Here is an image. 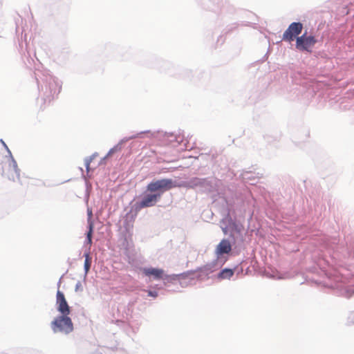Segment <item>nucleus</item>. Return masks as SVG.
<instances>
[{
    "label": "nucleus",
    "mask_w": 354,
    "mask_h": 354,
    "mask_svg": "<svg viewBox=\"0 0 354 354\" xmlns=\"http://www.w3.org/2000/svg\"><path fill=\"white\" fill-rule=\"evenodd\" d=\"M176 187L175 183L169 178H162L153 180L147 186V192L139 203L140 208L149 207L154 206L160 199L162 194Z\"/></svg>",
    "instance_id": "1"
},
{
    "label": "nucleus",
    "mask_w": 354,
    "mask_h": 354,
    "mask_svg": "<svg viewBox=\"0 0 354 354\" xmlns=\"http://www.w3.org/2000/svg\"><path fill=\"white\" fill-rule=\"evenodd\" d=\"M0 142L2 143L8 152V156H6V158L8 159V162H9V168H8L6 171H3L2 176H5L8 180L10 181H15L16 180L19 179L20 170L18 168L17 163L14 159L12 153L6 144L3 140H0Z\"/></svg>",
    "instance_id": "2"
},
{
    "label": "nucleus",
    "mask_w": 354,
    "mask_h": 354,
    "mask_svg": "<svg viewBox=\"0 0 354 354\" xmlns=\"http://www.w3.org/2000/svg\"><path fill=\"white\" fill-rule=\"evenodd\" d=\"M51 328L54 333H62L69 334L73 329V324L68 315H60L57 317L51 322Z\"/></svg>",
    "instance_id": "3"
},
{
    "label": "nucleus",
    "mask_w": 354,
    "mask_h": 354,
    "mask_svg": "<svg viewBox=\"0 0 354 354\" xmlns=\"http://www.w3.org/2000/svg\"><path fill=\"white\" fill-rule=\"evenodd\" d=\"M317 41L315 37L308 35L305 32L302 35L297 37L295 46L299 50L311 53Z\"/></svg>",
    "instance_id": "4"
},
{
    "label": "nucleus",
    "mask_w": 354,
    "mask_h": 354,
    "mask_svg": "<svg viewBox=\"0 0 354 354\" xmlns=\"http://www.w3.org/2000/svg\"><path fill=\"white\" fill-rule=\"evenodd\" d=\"M302 29L303 24L300 22H293L290 24L283 32L282 39L288 42L297 39V37H299V35L301 32Z\"/></svg>",
    "instance_id": "5"
},
{
    "label": "nucleus",
    "mask_w": 354,
    "mask_h": 354,
    "mask_svg": "<svg viewBox=\"0 0 354 354\" xmlns=\"http://www.w3.org/2000/svg\"><path fill=\"white\" fill-rule=\"evenodd\" d=\"M56 305L57 310L62 315H68L71 313L70 307L66 301L65 296L62 292L57 290L56 295Z\"/></svg>",
    "instance_id": "6"
},
{
    "label": "nucleus",
    "mask_w": 354,
    "mask_h": 354,
    "mask_svg": "<svg viewBox=\"0 0 354 354\" xmlns=\"http://www.w3.org/2000/svg\"><path fill=\"white\" fill-rule=\"evenodd\" d=\"M142 273L149 277H152L154 279L159 280L164 277L165 271L160 268H145L142 270Z\"/></svg>",
    "instance_id": "7"
},
{
    "label": "nucleus",
    "mask_w": 354,
    "mask_h": 354,
    "mask_svg": "<svg viewBox=\"0 0 354 354\" xmlns=\"http://www.w3.org/2000/svg\"><path fill=\"white\" fill-rule=\"evenodd\" d=\"M232 250V245L227 239H223L218 243L216 248V253L217 255L221 256L224 254H228Z\"/></svg>",
    "instance_id": "8"
},
{
    "label": "nucleus",
    "mask_w": 354,
    "mask_h": 354,
    "mask_svg": "<svg viewBox=\"0 0 354 354\" xmlns=\"http://www.w3.org/2000/svg\"><path fill=\"white\" fill-rule=\"evenodd\" d=\"M93 222L88 221V231L86 234V243L89 246H91L92 244V235L93 232Z\"/></svg>",
    "instance_id": "9"
},
{
    "label": "nucleus",
    "mask_w": 354,
    "mask_h": 354,
    "mask_svg": "<svg viewBox=\"0 0 354 354\" xmlns=\"http://www.w3.org/2000/svg\"><path fill=\"white\" fill-rule=\"evenodd\" d=\"M234 274V271L232 269H224L219 273V278L221 279H230Z\"/></svg>",
    "instance_id": "10"
},
{
    "label": "nucleus",
    "mask_w": 354,
    "mask_h": 354,
    "mask_svg": "<svg viewBox=\"0 0 354 354\" xmlns=\"http://www.w3.org/2000/svg\"><path fill=\"white\" fill-rule=\"evenodd\" d=\"M148 295L150 297H158V292L156 291L149 290Z\"/></svg>",
    "instance_id": "11"
},
{
    "label": "nucleus",
    "mask_w": 354,
    "mask_h": 354,
    "mask_svg": "<svg viewBox=\"0 0 354 354\" xmlns=\"http://www.w3.org/2000/svg\"><path fill=\"white\" fill-rule=\"evenodd\" d=\"M88 221H91V216H92V212H91V210H88Z\"/></svg>",
    "instance_id": "12"
},
{
    "label": "nucleus",
    "mask_w": 354,
    "mask_h": 354,
    "mask_svg": "<svg viewBox=\"0 0 354 354\" xmlns=\"http://www.w3.org/2000/svg\"><path fill=\"white\" fill-rule=\"evenodd\" d=\"M89 165H90V161H86V169H87V171H88V170H89Z\"/></svg>",
    "instance_id": "13"
},
{
    "label": "nucleus",
    "mask_w": 354,
    "mask_h": 354,
    "mask_svg": "<svg viewBox=\"0 0 354 354\" xmlns=\"http://www.w3.org/2000/svg\"><path fill=\"white\" fill-rule=\"evenodd\" d=\"M85 266H86V269H88V267H89V266H88V265H87V263H86Z\"/></svg>",
    "instance_id": "14"
}]
</instances>
